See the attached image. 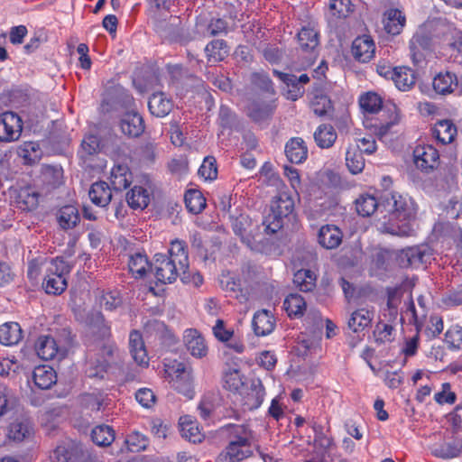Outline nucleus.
Listing matches in <instances>:
<instances>
[{"mask_svg":"<svg viewBox=\"0 0 462 462\" xmlns=\"http://www.w3.org/2000/svg\"><path fill=\"white\" fill-rule=\"evenodd\" d=\"M434 41L462 53L461 31L445 20L427 21L419 26L410 41V54L415 65L425 60Z\"/></svg>","mask_w":462,"mask_h":462,"instance_id":"1","label":"nucleus"},{"mask_svg":"<svg viewBox=\"0 0 462 462\" xmlns=\"http://www.w3.org/2000/svg\"><path fill=\"white\" fill-rule=\"evenodd\" d=\"M381 205L389 214V219L378 222L379 232L397 236L413 235L412 222L418 208L411 197L395 191L386 192L381 197Z\"/></svg>","mask_w":462,"mask_h":462,"instance_id":"2","label":"nucleus"},{"mask_svg":"<svg viewBox=\"0 0 462 462\" xmlns=\"http://www.w3.org/2000/svg\"><path fill=\"white\" fill-rule=\"evenodd\" d=\"M166 379L171 387L188 399L194 397V377L192 368L179 361L164 365Z\"/></svg>","mask_w":462,"mask_h":462,"instance_id":"3","label":"nucleus"},{"mask_svg":"<svg viewBox=\"0 0 462 462\" xmlns=\"http://www.w3.org/2000/svg\"><path fill=\"white\" fill-rule=\"evenodd\" d=\"M294 210V200L287 192H281L272 201L270 212L263 217L266 234H275L283 226V219Z\"/></svg>","mask_w":462,"mask_h":462,"instance_id":"4","label":"nucleus"},{"mask_svg":"<svg viewBox=\"0 0 462 462\" xmlns=\"http://www.w3.org/2000/svg\"><path fill=\"white\" fill-rule=\"evenodd\" d=\"M70 265L60 257L51 259L45 263V277L42 287L46 293L58 295L67 288V275Z\"/></svg>","mask_w":462,"mask_h":462,"instance_id":"5","label":"nucleus"},{"mask_svg":"<svg viewBox=\"0 0 462 462\" xmlns=\"http://www.w3.org/2000/svg\"><path fill=\"white\" fill-rule=\"evenodd\" d=\"M179 264L168 258L163 254H156L154 255V262L152 264V270L154 272L155 278L162 283H171L178 277L185 281L188 277L186 275L187 269L178 268Z\"/></svg>","mask_w":462,"mask_h":462,"instance_id":"6","label":"nucleus"},{"mask_svg":"<svg viewBox=\"0 0 462 462\" xmlns=\"http://www.w3.org/2000/svg\"><path fill=\"white\" fill-rule=\"evenodd\" d=\"M70 346L69 339H55L51 336H41L35 344L38 356L43 360L62 359Z\"/></svg>","mask_w":462,"mask_h":462,"instance_id":"7","label":"nucleus"},{"mask_svg":"<svg viewBox=\"0 0 462 462\" xmlns=\"http://www.w3.org/2000/svg\"><path fill=\"white\" fill-rule=\"evenodd\" d=\"M256 225H254L252 220L246 215H240L233 222V230L236 236L241 238V241L253 251H261L262 247L257 243L254 235Z\"/></svg>","mask_w":462,"mask_h":462,"instance_id":"8","label":"nucleus"},{"mask_svg":"<svg viewBox=\"0 0 462 462\" xmlns=\"http://www.w3.org/2000/svg\"><path fill=\"white\" fill-rule=\"evenodd\" d=\"M413 160L418 169L429 172L439 165V154L431 144H419L413 151Z\"/></svg>","mask_w":462,"mask_h":462,"instance_id":"9","label":"nucleus"},{"mask_svg":"<svg viewBox=\"0 0 462 462\" xmlns=\"http://www.w3.org/2000/svg\"><path fill=\"white\" fill-rule=\"evenodd\" d=\"M22 130V119L17 114L5 112L0 115V141H15L20 137Z\"/></svg>","mask_w":462,"mask_h":462,"instance_id":"10","label":"nucleus"},{"mask_svg":"<svg viewBox=\"0 0 462 462\" xmlns=\"http://www.w3.org/2000/svg\"><path fill=\"white\" fill-rule=\"evenodd\" d=\"M78 320L84 322L90 333L97 334L98 338L105 339L110 336V327L106 323L103 315L97 310L88 312L87 316L80 311L76 312Z\"/></svg>","mask_w":462,"mask_h":462,"instance_id":"11","label":"nucleus"},{"mask_svg":"<svg viewBox=\"0 0 462 462\" xmlns=\"http://www.w3.org/2000/svg\"><path fill=\"white\" fill-rule=\"evenodd\" d=\"M240 395L244 410L252 411L261 406L264 399L265 391L260 381H253L250 387L243 388Z\"/></svg>","mask_w":462,"mask_h":462,"instance_id":"12","label":"nucleus"},{"mask_svg":"<svg viewBox=\"0 0 462 462\" xmlns=\"http://www.w3.org/2000/svg\"><path fill=\"white\" fill-rule=\"evenodd\" d=\"M434 90L441 95L457 91L462 94V79L459 80L456 74L450 71L439 72L433 79Z\"/></svg>","mask_w":462,"mask_h":462,"instance_id":"13","label":"nucleus"},{"mask_svg":"<svg viewBox=\"0 0 462 462\" xmlns=\"http://www.w3.org/2000/svg\"><path fill=\"white\" fill-rule=\"evenodd\" d=\"M273 74L287 86L288 90L286 96L288 99L291 100H297L302 96V85L308 83L310 80L307 74H301L300 77H296L295 75L280 72L276 69L273 70Z\"/></svg>","mask_w":462,"mask_h":462,"instance_id":"14","label":"nucleus"},{"mask_svg":"<svg viewBox=\"0 0 462 462\" xmlns=\"http://www.w3.org/2000/svg\"><path fill=\"white\" fill-rule=\"evenodd\" d=\"M300 50L312 57L319 43V31L315 23L303 26L297 34Z\"/></svg>","mask_w":462,"mask_h":462,"instance_id":"15","label":"nucleus"},{"mask_svg":"<svg viewBox=\"0 0 462 462\" xmlns=\"http://www.w3.org/2000/svg\"><path fill=\"white\" fill-rule=\"evenodd\" d=\"M255 445L238 444L228 442L224 452H222L217 462H238L251 457Z\"/></svg>","mask_w":462,"mask_h":462,"instance_id":"16","label":"nucleus"},{"mask_svg":"<svg viewBox=\"0 0 462 462\" xmlns=\"http://www.w3.org/2000/svg\"><path fill=\"white\" fill-rule=\"evenodd\" d=\"M184 343L189 354L196 358H202L208 354V346L202 335L193 328L184 332Z\"/></svg>","mask_w":462,"mask_h":462,"instance_id":"17","label":"nucleus"},{"mask_svg":"<svg viewBox=\"0 0 462 462\" xmlns=\"http://www.w3.org/2000/svg\"><path fill=\"white\" fill-rule=\"evenodd\" d=\"M244 107L249 117L255 122H260L269 118L274 112L276 106L273 99L268 101L257 99L248 103Z\"/></svg>","mask_w":462,"mask_h":462,"instance_id":"18","label":"nucleus"},{"mask_svg":"<svg viewBox=\"0 0 462 462\" xmlns=\"http://www.w3.org/2000/svg\"><path fill=\"white\" fill-rule=\"evenodd\" d=\"M228 442L238 444L255 445L256 434L248 424H228L226 426Z\"/></svg>","mask_w":462,"mask_h":462,"instance_id":"19","label":"nucleus"},{"mask_svg":"<svg viewBox=\"0 0 462 462\" xmlns=\"http://www.w3.org/2000/svg\"><path fill=\"white\" fill-rule=\"evenodd\" d=\"M313 431L314 447L320 452L321 458L325 459L326 457H328L333 460L335 458L333 449L336 448L333 438L323 431L321 425L314 424Z\"/></svg>","mask_w":462,"mask_h":462,"instance_id":"20","label":"nucleus"},{"mask_svg":"<svg viewBox=\"0 0 462 462\" xmlns=\"http://www.w3.org/2000/svg\"><path fill=\"white\" fill-rule=\"evenodd\" d=\"M275 326L276 319L270 311L262 310L254 313L252 327L256 336H268L274 330Z\"/></svg>","mask_w":462,"mask_h":462,"instance_id":"21","label":"nucleus"},{"mask_svg":"<svg viewBox=\"0 0 462 462\" xmlns=\"http://www.w3.org/2000/svg\"><path fill=\"white\" fill-rule=\"evenodd\" d=\"M129 349L134 362L143 367L149 365V356L140 332L134 330L129 336Z\"/></svg>","mask_w":462,"mask_h":462,"instance_id":"22","label":"nucleus"},{"mask_svg":"<svg viewBox=\"0 0 462 462\" xmlns=\"http://www.w3.org/2000/svg\"><path fill=\"white\" fill-rule=\"evenodd\" d=\"M32 434V425L27 418H17L7 428V439L14 442H22Z\"/></svg>","mask_w":462,"mask_h":462,"instance_id":"23","label":"nucleus"},{"mask_svg":"<svg viewBox=\"0 0 462 462\" xmlns=\"http://www.w3.org/2000/svg\"><path fill=\"white\" fill-rule=\"evenodd\" d=\"M342 231L334 225L322 226L318 233V242L326 249H335L338 247L342 243Z\"/></svg>","mask_w":462,"mask_h":462,"instance_id":"24","label":"nucleus"},{"mask_svg":"<svg viewBox=\"0 0 462 462\" xmlns=\"http://www.w3.org/2000/svg\"><path fill=\"white\" fill-rule=\"evenodd\" d=\"M374 317V310L373 308H359L351 313L347 326L353 332H361L371 325Z\"/></svg>","mask_w":462,"mask_h":462,"instance_id":"25","label":"nucleus"},{"mask_svg":"<svg viewBox=\"0 0 462 462\" xmlns=\"http://www.w3.org/2000/svg\"><path fill=\"white\" fill-rule=\"evenodd\" d=\"M375 45L368 35L357 37L352 44V53L361 62L369 61L374 55Z\"/></svg>","mask_w":462,"mask_h":462,"instance_id":"26","label":"nucleus"},{"mask_svg":"<svg viewBox=\"0 0 462 462\" xmlns=\"http://www.w3.org/2000/svg\"><path fill=\"white\" fill-rule=\"evenodd\" d=\"M14 199L22 210H32L39 203V193L32 187H23L14 190Z\"/></svg>","mask_w":462,"mask_h":462,"instance_id":"27","label":"nucleus"},{"mask_svg":"<svg viewBox=\"0 0 462 462\" xmlns=\"http://www.w3.org/2000/svg\"><path fill=\"white\" fill-rule=\"evenodd\" d=\"M109 180L115 190H123L131 185L133 174L126 164L118 163L111 169Z\"/></svg>","mask_w":462,"mask_h":462,"instance_id":"28","label":"nucleus"},{"mask_svg":"<svg viewBox=\"0 0 462 462\" xmlns=\"http://www.w3.org/2000/svg\"><path fill=\"white\" fill-rule=\"evenodd\" d=\"M285 154L292 163H301L308 157V148L300 137L291 138L285 145Z\"/></svg>","mask_w":462,"mask_h":462,"instance_id":"29","label":"nucleus"},{"mask_svg":"<svg viewBox=\"0 0 462 462\" xmlns=\"http://www.w3.org/2000/svg\"><path fill=\"white\" fill-rule=\"evenodd\" d=\"M180 431L181 436L190 442L198 443L203 439L198 422L190 415H184L179 420Z\"/></svg>","mask_w":462,"mask_h":462,"instance_id":"30","label":"nucleus"},{"mask_svg":"<svg viewBox=\"0 0 462 462\" xmlns=\"http://www.w3.org/2000/svg\"><path fill=\"white\" fill-rule=\"evenodd\" d=\"M122 132L129 136H139L144 130L142 116L136 112H128L121 119Z\"/></svg>","mask_w":462,"mask_h":462,"instance_id":"31","label":"nucleus"},{"mask_svg":"<svg viewBox=\"0 0 462 462\" xmlns=\"http://www.w3.org/2000/svg\"><path fill=\"white\" fill-rule=\"evenodd\" d=\"M432 134L442 144H448L454 141L457 135V127L448 119L437 122L432 128Z\"/></svg>","mask_w":462,"mask_h":462,"instance_id":"32","label":"nucleus"},{"mask_svg":"<svg viewBox=\"0 0 462 462\" xmlns=\"http://www.w3.org/2000/svg\"><path fill=\"white\" fill-rule=\"evenodd\" d=\"M405 23V15L399 9H389L384 14V29L392 35L399 34L402 31Z\"/></svg>","mask_w":462,"mask_h":462,"instance_id":"33","label":"nucleus"},{"mask_svg":"<svg viewBox=\"0 0 462 462\" xmlns=\"http://www.w3.org/2000/svg\"><path fill=\"white\" fill-rule=\"evenodd\" d=\"M91 201L98 207H106L112 199V191L105 181H97L91 185L88 192Z\"/></svg>","mask_w":462,"mask_h":462,"instance_id":"34","label":"nucleus"},{"mask_svg":"<svg viewBox=\"0 0 462 462\" xmlns=\"http://www.w3.org/2000/svg\"><path fill=\"white\" fill-rule=\"evenodd\" d=\"M35 385L41 389L51 388L57 381L54 369L48 365H39L32 372Z\"/></svg>","mask_w":462,"mask_h":462,"instance_id":"35","label":"nucleus"},{"mask_svg":"<svg viewBox=\"0 0 462 462\" xmlns=\"http://www.w3.org/2000/svg\"><path fill=\"white\" fill-rule=\"evenodd\" d=\"M150 112L157 117H164L167 116L171 108L172 103L164 93L158 92L152 94L148 102Z\"/></svg>","mask_w":462,"mask_h":462,"instance_id":"36","label":"nucleus"},{"mask_svg":"<svg viewBox=\"0 0 462 462\" xmlns=\"http://www.w3.org/2000/svg\"><path fill=\"white\" fill-rule=\"evenodd\" d=\"M23 337V331L17 322H6L0 326V343L5 346L18 344Z\"/></svg>","mask_w":462,"mask_h":462,"instance_id":"37","label":"nucleus"},{"mask_svg":"<svg viewBox=\"0 0 462 462\" xmlns=\"http://www.w3.org/2000/svg\"><path fill=\"white\" fill-rule=\"evenodd\" d=\"M393 81L401 91H409L415 84L414 71L408 67H396Z\"/></svg>","mask_w":462,"mask_h":462,"instance_id":"38","label":"nucleus"},{"mask_svg":"<svg viewBox=\"0 0 462 462\" xmlns=\"http://www.w3.org/2000/svg\"><path fill=\"white\" fill-rule=\"evenodd\" d=\"M356 211L363 217H369L374 213L376 208H383L381 201L377 198L369 193L361 194L356 200Z\"/></svg>","mask_w":462,"mask_h":462,"instance_id":"39","label":"nucleus"},{"mask_svg":"<svg viewBox=\"0 0 462 462\" xmlns=\"http://www.w3.org/2000/svg\"><path fill=\"white\" fill-rule=\"evenodd\" d=\"M410 265H418L427 263L431 257V249L426 245L409 247L402 251Z\"/></svg>","mask_w":462,"mask_h":462,"instance_id":"40","label":"nucleus"},{"mask_svg":"<svg viewBox=\"0 0 462 462\" xmlns=\"http://www.w3.org/2000/svg\"><path fill=\"white\" fill-rule=\"evenodd\" d=\"M168 258L174 260L179 264L178 268L188 270L189 256L185 242L178 239L171 241Z\"/></svg>","mask_w":462,"mask_h":462,"instance_id":"41","label":"nucleus"},{"mask_svg":"<svg viewBox=\"0 0 462 462\" xmlns=\"http://www.w3.org/2000/svg\"><path fill=\"white\" fill-rule=\"evenodd\" d=\"M418 308H416L414 302L411 300L408 304L405 314L411 316L410 320L413 321L416 328L422 327L424 319L427 316L428 307L423 296H419L417 299Z\"/></svg>","mask_w":462,"mask_h":462,"instance_id":"42","label":"nucleus"},{"mask_svg":"<svg viewBox=\"0 0 462 462\" xmlns=\"http://www.w3.org/2000/svg\"><path fill=\"white\" fill-rule=\"evenodd\" d=\"M126 201L134 209H143L150 201V194L146 189L141 186H134L126 194Z\"/></svg>","mask_w":462,"mask_h":462,"instance_id":"43","label":"nucleus"},{"mask_svg":"<svg viewBox=\"0 0 462 462\" xmlns=\"http://www.w3.org/2000/svg\"><path fill=\"white\" fill-rule=\"evenodd\" d=\"M314 139L320 148H329L337 140V133L332 125H321L315 131Z\"/></svg>","mask_w":462,"mask_h":462,"instance_id":"44","label":"nucleus"},{"mask_svg":"<svg viewBox=\"0 0 462 462\" xmlns=\"http://www.w3.org/2000/svg\"><path fill=\"white\" fill-rule=\"evenodd\" d=\"M362 152L356 145H351L346 150V164L353 174L360 173L365 168V159Z\"/></svg>","mask_w":462,"mask_h":462,"instance_id":"45","label":"nucleus"},{"mask_svg":"<svg viewBox=\"0 0 462 462\" xmlns=\"http://www.w3.org/2000/svg\"><path fill=\"white\" fill-rule=\"evenodd\" d=\"M306 300L298 293H291L286 297L283 307L290 317H300L306 310Z\"/></svg>","mask_w":462,"mask_h":462,"instance_id":"46","label":"nucleus"},{"mask_svg":"<svg viewBox=\"0 0 462 462\" xmlns=\"http://www.w3.org/2000/svg\"><path fill=\"white\" fill-rule=\"evenodd\" d=\"M128 266L129 271L135 278H143L147 271L152 269L147 256L141 253H136L130 256Z\"/></svg>","mask_w":462,"mask_h":462,"instance_id":"47","label":"nucleus"},{"mask_svg":"<svg viewBox=\"0 0 462 462\" xmlns=\"http://www.w3.org/2000/svg\"><path fill=\"white\" fill-rule=\"evenodd\" d=\"M219 285L229 296L239 298L241 293L240 280L233 273L226 272L222 273L219 277Z\"/></svg>","mask_w":462,"mask_h":462,"instance_id":"48","label":"nucleus"},{"mask_svg":"<svg viewBox=\"0 0 462 462\" xmlns=\"http://www.w3.org/2000/svg\"><path fill=\"white\" fill-rule=\"evenodd\" d=\"M79 220L78 209L71 205L61 208L58 214V222L63 229H70L76 226Z\"/></svg>","mask_w":462,"mask_h":462,"instance_id":"49","label":"nucleus"},{"mask_svg":"<svg viewBox=\"0 0 462 462\" xmlns=\"http://www.w3.org/2000/svg\"><path fill=\"white\" fill-rule=\"evenodd\" d=\"M187 209L193 213H200L206 207V199L198 189H189L184 197Z\"/></svg>","mask_w":462,"mask_h":462,"instance_id":"50","label":"nucleus"},{"mask_svg":"<svg viewBox=\"0 0 462 462\" xmlns=\"http://www.w3.org/2000/svg\"><path fill=\"white\" fill-rule=\"evenodd\" d=\"M205 52L209 62H217L226 58L228 50L223 40H215L206 46Z\"/></svg>","mask_w":462,"mask_h":462,"instance_id":"51","label":"nucleus"},{"mask_svg":"<svg viewBox=\"0 0 462 462\" xmlns=\"http://www.w3.org/2000/svg\"><path fill=\"white\" fill-rule=\"evenodd\" d=\"M316 275L310 270H299L294 273L293 282L300 291H310L315 287Z\"/></svg>","mask_w":462,"mask_h":462,"instance_id":"52","label":"nucleus"},{"mask_svg":"<svg viewBox=\"0 0 462 462\" xmlns=\"http://www.w3.org/2000/svg\"><path fill=\"white\" fill-rule=\"evenodd\" d=\"M91 438L98 446H108L115 439L113 429L107 425H100L92 430Z\"/></svg>","mask_w":462,"mask_h":462,"instance_id":"53","label":"nucleus"},{"mask_svg":"<svg viewBox=\"0 0 462 462\" xmlns=\"http://www.w3.org/2000/svg\"><path fill=\"white\" fill-rule=\"evenodd\" d=\"M359 104L364 111L374 114L381 110L383 101L381 97L376 93L368 92L360 97Z\"/></svg>","mask_w":462,"mask_h":462,"instance_id":"54","label":"nucleus"},{"mask_svg":"<svg viewBox=\"0 0 462 462\" xmlns=\"http://www.w3.org/2000/svg\"><path fill=\"white\" fill-rule=\"evenodd\" d=\"M108 365V360L106 358H96V359H89L87 363L86 367V374L89 378H98L102 379L104 378L106 368Z\"/></svg>","mask_w":462,"mask_h":462,"instance_id":"55","label":"nucleus"},{"mask_svg":"<svg viewBox=\"0 0 462 462\" xmlns=\"http://www.w3.org/2000/svg\"><path fill=\"white\" fill-rule=\"evenodd\" d=\"M223 386L231 391L237 392L244 387V381L237 369H228L223 376Z\"/></svg>","mask_w":462,"mask_h":462,"instance_id":"56","label":"nucleus"},{"mask_svg":"<svg viewBox=\"0 0 462 462\" xmlns=\"http://www.w3.org/2000/svg\"><path fill=\"white\" fill-rule=\"evenodd\" d=\"M420 328L421 327L417 328V331L413 336L404 338V341L401 347V354L404 356V364L406 363L408 358L412 357L417 354L420 344L419 331Z\"/></svg>","mask_w":462,"mask_h":462,"instance_id":"57","label":"nucleus"},{"mask_svg":"<svg viewBox=\"0 0 462 462\" xmlns=\"http://www.w3.org/2000/svg\"><path fill=\"white\" fill-rule=\"evenodd\" d=\"M431 452L437 457L453 458L460 454V448L456 444L448 442L441 445H435Z\"/></svg>","mask_w":462,"mask_h":462,"instance_id":"58","label":"nucleus"},{"mask_svg":"<svg viewBox=\"0 0 462 462\" xmlns=\"http://www.w3.org/2000/svg\"><path fill=\"white\" fill-rule=\"evenodd\" d=\"M99 147L100 143L97 135H87L82 141L79 155L85 160L87 156L96 154L99 151Z\"/></svg>","mask_w":462,"mask_h":462,"instance_id":"59","label":"nucleus"},{"mask_svg":"<svg viewBox=\"0 0 462 462\" xmlns=\"http://www.w3.org/2000/svg\"><path fill=\"white\" fill-rule=\"evenodd\" d=\"M99 303L101 307L107 310L116 309L122 303L119 291L117 290H113L103 292L99 297Z\"/></svg>","mask_w":462,"mask_h":462,"instance_id":"60","label":"nucleus"},{"mask_svg":"<svg viewBox=\"0 0 462 462\" xmlns=\"http://www.w3.org/2000/svg\"><path fill=\"white\" fill-rule=\"evenodd\" d=\"M199 174L205 180H215L217 176L216 159L212 156L206 157L199 169Z\"/></svg>","mask_w":462,"mask_h":462,"instance_id":"61","label":"nucleus"},{"mask_svg":"<svg viewBox=\"0 0 462 462\" xmlns=\"http://www.w3.org/2000/svg\"><path fill=\"white\" fill-rule=\"evenodd\" d=\"M329 8L333 15L338 18L346 17L353 12L351 0H331Z\"/></svg>","mask_w":462,"mask_h":462,"instance_id":"62","label":"nucleus"},{"mask_svg":"<svg viewBox=\"0 0 462 462\" xmlns=\"http://www.w3.org/2000/svg\"><path fill=\"white\" fill-rule=\"evenodd\" d=\"M457 399L456 393L451 391L450 383H444L441 384V391L438 392L434 395V400L437 403L443 404H453Z\"/></svg>","mask_w":462,"mask_h":462,"instance_id":"63","label":"nucleus"},{"mask_svg":"<svg viewBox=\"0 0 462 462\" xmlns=\"http://www.w3.org/2000/svg\"><path fill=\"white\" fill-rule=\"evenodd\" d=\"M125 444L127 445L128 450L131 452H138L146 448L147 439L143 434L133 432L126 437Z\"/></svg>","mask_w":462,"mask_h":462,"instance_id":"64","label":"nucleus"}]
</instances>
